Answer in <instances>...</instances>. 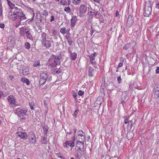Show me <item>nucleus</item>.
<instances>
[{"label":"nucleus","mask_w":159,"mask_h":159,"mask_svg":"<svg viewBox=\"0 0 159 159\" xmlns=\"http://www.w3.org/2000/svg\"><path fill=\"white\" fill-rule=\"evenodd\" d=\"M97 71L93 69V68L92 67H89L88 70V75L90 77L93 76L95 73H97Z\"/></svg>","instance_id":"9d476101"},{"label":"nucleus","mask_w":159,"mask_h":159,"mask_svg":"<svg viewBox=\"0 0 159 159\" xmlns=\"http://www.w3.org/2000/svg\"><path fill=\"white\" fill-rule=\"evenodd\" d=\"M51 60L52 61L54 62V63H52V64H51L49 65V66L51 67H53L54 66L59 65H60V60L52 58H49V60Z\"/></svg>","instance_id":"423d86ee"},{"label":"nucleus","mask_w":159,"mask_h":159,"mask_svg":"<svg viewBox=\"0 0 159 159\" xmlns=\"http://www.w3.org/2000/svg\"><path fill=\"white\" fill-rule=\"evenodd\" d=\"M29 139L30 140V143L32 144H34L36 142V139L35 134L33 132H30L29 134Z\"/></svg>","instance_id":"39448f33"},{"label":"nucleus","mask_w":159,"mask_h":159,"mask_svg":"<svg viewBox=\"0 0 159 159\" xmlns=\"http://www.w3.org/2000/svg\"><path fill=\"white\" fill-rule=\"evenodd\" d=\"M72 2L75 5H79L81 3V0H72Z\"/></svg>","instance_id":"cd10ccee"},{"label":"nucleus","mask_w":159,"mask_h":159,"mask_svg":"<svg viewBox=\"0 0 159 159\" xmlns=\"http://www.w3.org/2000/svg\"><path fill=\"white\" fill-rule=\"evenodd\" d=\"M79 110H76L75 112L73 114V116H75V117H76L77 116V114H78Z\"/></svg>","instance_id":"09e8293b"},{"label":"nucleus","mask_w":159,"mask_h":159,"mask_svg":"<svg viewBox=\"0 0 159 159\" xmlns=\"http://www.w3.org/2000/svg\"><path fill=\"white\" fill-rule=\"evenodd\" d=\"M152 12V7L150 4L148 5L146 4L144 9V15L145 16H149Z\"/></svg>","instance_id":"7ed1b4c3"},{"label":"nucleus","mask_w":159,"mask_h":159,"mask_svg":"<svg viewBox=\"0 0 159 159\" xmlns=\"http://www.w3.org/2000/svg\"><path fill=\"white\" fill-rule=\"evenodd\" d=\"M78 135L77 136L80 137L81 136H84V133L81 130H79L78 132Z\"/></svg>","instance_id":"c85d7f7f"},{"label":"nucleus","mask_w":159,"mask_h":159,"mask_svg":"<svg viewBox=\"0 0 159 159\" xmlns=\"http://www.w3.org/2000/svg\"><path fill=\"white\" fill-rule=\"evenodd\" d=\"M17 134H18V136L20 137L21 139H26L27 138V134L26 132L19 131L17 132Z\"/></svg>","instance_id":"1a4fd4ad"},{"label":"nucleus","mask_w":159,"mask_h":159,"mask_svg":"<svg viewBox=\"0 0 159 159\" xmlns=\"http://www.w3.org/2000/svg\"><path fill=\"white\" fill-rule=\"evenodd\" d=\"M4 25L3 23H0V27L1 28H3L4 27Z\"/></svg>","instance_id":"680f3d73"},{"label":"nucleus","mask_w":159,"mask_h":159,"mask_svg":"<svg viewBox=\"0 0 159 159\" xmlns=\"http://www.w3.org/2000/svg\"><path fill=\"white\" fill-rule=\"evenodd\" d=\"M76 139L77 140V143L79 144V143H81L82 146L84 147V143L85 140V136H81L80 137L77 136Z\"/></svg>","instance_id":"0eeeda50"},{"label":"nucleus","mask_w":159,"mask_h":159,"mask_svg":"<svg viewBox=\"0 0 159 159\" xmlns=\"http://www.w3.org/2000/svg\"><path fill=\"white\" fill-rule=\"evenodd\" d=\"M110 159H118V158L116 157H111Z\"/></svg>","instance_id":"338daca9"},{"label":"nucleus","mask_w":159,"mask_h":159,"mask_svg":"<svg viewBox=\"0 0 159 159\" xmlns=\"http://www.w3.org/2000/svg\"><path fill=\"white\" fill-rule=\"evenodd\" d=\"M14 11L17 17H18L19 18L24 15L23 12L20 10H19V11Z\"/></svg>","instance_id":"a211bd4d"},{"label":"nucleus","mask_w":159,"mask_h":159,"mask_svg":"<svg viewBox=\"0 0 159 159\" xmlns=\"http://www.w3.org/2000/svg\"><path fill=\"white\" fill-rule=\"evenodd\" d=\"M41 38L42 39L41 41L42 42L43 41H45L46 40V34L45 33H42L41 34Z\"/></svg>","instance_id":"393cba45"},{"label":"nucleus","mask_w":159,"mask_h":159,"mask_svg":"<svg viewBox=\"0 0 159 159\" xmlns=\"http://www.w3.org/2000/svg\"><path fill=\"white\" fill-rule=\"evenodd\" d=\"M25 31L24 29H23V30H21L20 31V36H23L25 35Z\"/></svg>","instance_id":"37998d69"},{"label":"nucleus","mask_w":159,"mask_h":159,"mask_svg":"<svg viewBox=\"0 0 159 159\" xmlns=\"http://www.w3.org/2000/svg\"><path fill=\"white\" fill-rule=\"evenodd\" d=\"M156 73L159 74V67H157V69L156 70Z\"/></svg>","instance_id":"0e129e2a"},{"label":"nucleus","mask_w":159,"mask_h":159,"mask_svg":"<svg viewBox=\"0 0 159 159\" xmlns=\"http://www.w3.org/2000/svg\"><path fill=\"white\" fill-rule=\"evenodd\" d=\"M134 136V134L132 132L129 131L127 134V137L128 139H132Z\"/></svg>","instance_id":"aec40b11"},{"label":"nucleus","mask_w":159,"mask_h":159,"mask_svg":"<svg viewBox=\"0 0 159 159\" xmlns=\"http://www.w3.org/2000/svg\"><path fill=\"white\" fill-rule=\"evenodd\" d=\"M117 80L118 82V83L119 84H120L121 82V79L120 76L118 77L117 78Z\"/></svg>","instance_id":"603ef678"},{"label":"nucleus","mask_w":159,"mask_h":159,"mask_svg":"<svg viewBox=\"0 0 159 159\" xmlns=\"http://www.w3.org/2000/svg\"><path fill=\"white\" fill-rule=\"evenodd\" d=\"M21 24V22L20 21H18V22H17L16 23V27H18Z\"/></svg>","instance_id":"8fccbe9b"},{"label":"nucleus","mask_w":159,"mask_h":159,"mask_svg":"<svg viewBox=\"0 0 159 159\" xmlns=\"http://www.w3.org/2000/svg\"><path fill=\"white\" fill-rule=\"evenodd\" d=\"M91 63L93 65H95L96 64V61L95 60H90Z\"/></svg>","instance_id":"6e6d98bb"},{"label":"nucleus","mask_w":159,"mask_h":159,"mask_svg":"<svg viewBox=\"0 0 159 159\" xmlns=\"http://www.w3.org/2000/svg\"><path fill=\"white\" fill-rule=\"evenodd\" d=\"M19 21H20L21 22V21L23 20H25L26 19V17H25V15H24L23 16H21L19 17Z\"/></svg>","instance_id":"ea45409f"},{"label":"nucleus","mask_w":159,"mask_h":159,"mask_svg":"<svg viewBox=\"0 0 159 159\" xmlns=\"http://www.w3.org/2000/svg\"><path fill=\"white\" fill-rule=\"evenodd\" d=\"M57 156L59 157H60L61 159H64V158L61 157L60 153H57L56 154Z\"/></svg>","instance_id":"4d7b16f0"},{"label":"nucleus","mask_w":159,"mask_h":159,"mask_svg":"<svg viewBox=\"0 0 159 159\" xmlns=\"http://www.w3.org/2000/svg\"><path fill=\"white\" fill-rule=\"evenodd\" d=\"M105 88V83H102L101 84L100 89V91L101 92H103L104 91V88Z\"/></svg>","instance_id":"f704fd0d"},{"label":"nucleus","mask_w":159,"mask_h":159,"mask_svg":"<svg viewBox=\"0 0 159 159\" xmlns=\"http://www.w3.org/2000/svg\"><path fill=\"white\" fill-rule=\"evenodd\" d=\"M156 7L157 8L159 9V2H157L156 3Z\"/></svg>","instance_id":"052dcab7"},{"label":"nucleus","mask_w":159,"mask_h":159,"mask_svg":"<svg viewBox=\"0 0 159 159\" xmlns=\"http://www.w3.org/2000/svg\"><path fill=\"white\" fill-rule=\"evenodd\" d=\"M8 4L10 7L11 9H13L14 7V5L11 2H8Z\"/></svg>","instance_id":"79ce46f5"},{"label":"nucleus","mask_w":159,"mask_h":159,"mask_svg":"<svg viewBox=\"0 0 159 159\" xmlns=\"http://www.w3.org/2000/svg\"><path fill=\"white\" fill-rule=\"evenodd\" d=\"M133 17L131 15H129L128 18L127 24L128 26H130L134 22Z\"/></svg>","instance_id":"f8f14e48"},{"label":"nucleus","mask_w":159,"mask_h":159,"mask_svg":"<svg viewBox=\"0 0 159 159\" xmlns=\"http://www.w3.org/2000/svg\"><path fill=\"white\" fill-rule=\"evenodd\" d=\"M59 3L60 4H61L62 5H66L67 3V2L65 0H61L60 2Z\"/></svg>","instance_id":"58836bf2"},{"label":"nucleus","mask_w":159,"mask_h":159,"mask_svg":"<svg viewBox=\"0 0 159 159\" xmlns=\"http://www.w3.org/2000/svg\"><path fill=\"white\" fill-rule=\"evenodd\" d=\"M48 75L47 74L45 73H43L41 74L40 78H42L46 80L47 78Z\"/></svg>","instance_id":"b1692460"},{"label":"nucleus","mask_w":159,"mask_h":159,"mask_svg":"<svg viewBox=\"0 0 159 159\" xmlns=\"http://www.w3.org/2000/svg\"><path fill=\"white\" fill-rule=\"evenodd\" d=\"M41 142L43 144H45L47 143V139L45 137H42L41 139Z\"/></svg>","instance_id":"c756f323"},{"label":"nucleus","mask_w":159,"mask_h":159,"mask_svg":"<svg viewBox=\"0 0 159 159\" xmlns=\"http://www.w3.org/2000/svg\"><path fill=\"white\" fill-rule=\"evenodd\" d=\"M153 91H159V85L156 84L155 85Z\"/></svg>","instance_id":"e433bc0d"},{"label":"nucleus","mask_w":159,"mask_h":159,"mask_svg":"<svg viewBox=\"0 0 159 159\" xmlns=\"http://www.w3.org/2000/svg\"><path fill=\"white\" fill-rule=\"evenodd\" d=\"M43 133L46 136H47L48 132V128L47 126H44L43 128Z\"/></svg>","instance_id":"4be33fe9"},{"label":"nucleus","mask_w":159,"mask_h":159,"mask_svg":"<svg viewBox=\"0 0 159 159\" xmlns=\"http://www.w3.org/2000/svg\"><path fill=\"white\" fill-rule=\"evenodd\" d=\"M29 69L27 68H24L23 70V74L24 75H26L29 74Z\"/></svg>","instance_id":"5701e85b"},{"label":"nucleus","mask_w":159,"mask_h":159,"mask_svg":"<svg viewBox=\"0 0 159 159\" xmlns=\"http://www.w3.org/2000/svg\"><path fill=\"white\" fill-rule=\"evenodd\" d=\"M29 105L30 107V108L32 110H34V103L32 102H29Z\"/></svg>","instance_id":"4c0bfd02"},{"label":"nucleus","mask_w":159,"mask_h":159,"mask_svg":"<svg viewBox=\"0 0 159 159\" xmlns=\"http://www.w3.org/2000/svg\"><path fill=\"white\" fill-rule=\"evenodd\" d=\"M89 13L92 16H94L97 18H99V16L101 15V14L99 12H96L94 10V11H89Z\"/></svg>","instance_id":"ddd939ff"},{"label":"nucleus","mask_w":159,"mask_h":159,"mask_svg":"<svg viewBox=\"0 0 159 159\" xmlns=\"http://www.w3.org/2000/svg\"><path fill=\"white\" fill-rule=\"evenodd\" d=\"M43 15L46 17L48 15V12L46 10H44L43 11Z\"/></svg>","instance_id":"49530a36"},{"label":"nucleus","mask_w":159,"mask_h":159,"mask_svg":"<svg viewBox=\"0 0 159 159\" xmlns=\"http://www.w3.org/2000/svg\"><path fill=\"white\" fill-rule=\"evenodd\" d=\"M131 45L130 44L127 43L125 45L123 48L124 49L127 50L129 48H130Z\"/></svg>","instance_id":"c9c22d12"},{"label":"nucleus","mask_w":159,"mask_h":159,"mask_svg":"<svg viewBox=\"0 0 159 159\" xmlns=\"http://www.w3.org/2000/svg\"><path fill=\"white\" fill-rule=\"evenodd\" d=\"M64 10L65 11L68 13H70L71 12V9L69 7H66L64 9Z\"/></svg>","instance_id":"72a5a7b5"},{"label":"nucleus","mask_w":159,"mask_h":159,"mask_svg":"<svg viewBox=\"0 0 159 159\" xmlns=\"http://www.w3.org/2000/svg\"><path fill=\"white\" fill-rule=\"evenodd\" d=\"M40 65V62L39 61H37L34 62L33 66L34 67H36L37 66Z\"/></svg>","instance_id":"c03bdc74"},{"label":"nucleus","mask_w":159,"mask_h":159,"mask_svg":"<svg viewBox=\"0 0 159 159\" xmlns=\"http://www.w3.org/2000/svg\"><path fill=\"white\" fill-rule=\"evenodd\" d=\"M30 28H28V27H27L24 29V31L25 33L26 34V36L27 38L28 39L30 40H31L33 39V38L32 35L30 33Z\"/></svg>","instance_id":"6e6552de"},{"label":"nucleus","mask_w":159,"mask_h":159,"mask_svg":"<svg viewBox=\"0 0 159 159\" xmlns=\"http://www.w3.org/2000/svg\"><path fill=\"white\" fill-rule=\"evenodd\" d=\"M52 58H55L56 59H57L59 60H60V57L59 56H55L54 55L53 56Z\"/></svg>","instance_id":"13d9d810"},{"label":"nucleus","mask_w":159,"mask_h":159,"mask_svg":"<svg viewBox=\"0 0 159 159\" xmlns=\"http://www.w3.org/2000/svg\"><path fill=\"white\" fill-rule=\"evenodd\" d=\"M66 29L65 27L61 28L60 29V32L63 34H65L66 33Z\"/></svg>","instance_id":"473e14b6"},{"label":"nucleus","mask_w":159,"mask_h":159,"mask_svg":"<svg viewBox=\"0 0 159 159\" xmlns=\"http://www.w3.org/2000/svg\"><path fill=\"white\" fill-rule=\"evenodd\" d=\"M15 44L16 43L14 40L11 39L8 40V45L9 47L12 48L15 46Z\"/></svg>","instance_id":"dca6fc26"},{"label":"nucleus","mask_w":159,"mask_h":159,"mask_svg":"<svg viewBox=\"0 0 159 159\" xmlns=\"http://www.w3.org/2000/svg\"><path fill=\"white\" fill-rule=\"evenodd\" d=\"M42 44L47 48H49L51 47V42L50 40H46L42 42Z\"/></svg>","instance_id":"9b49d317"},{"label":"nucleus","mask_w":159,"mask_h":159,"mask_svg":"<svg viewBox=\"0 0 159 159\" xmlns=\"http://www.w3.org/2000/svg\"><path fill=\"white\" fill-rule=\"evenodd\" d=\"M154 95V97L156 98H158L159 97V91H153Z\"/></svg>","instance_id":"7c9ffc66"},{"label":"nucleus","mask_w":159,"mask_h":159,"mask_svg":"<svg viewBox=\"0 0 159 159\" xmlns=\"http://www.w3.org/2000/svg\"><path fill=\"white\" fill-rule=\"evenodd\" d=\"M51 80H52V76H48L46 80V81L49 82V81H50Z\"/></svg>","instance_id":"5fc2aeb1"},{"label":"nucleus","mask_w":159,"mask_h":159,"mask_svg":"<svg viewBox=\"0 0 159 159\" xmlns=\"http://www.w3.org/2000/svg\"><path fill=\"white\" fill-rule=\"evenodd\" d=\"M72 95L75 98V99H76V97L77 96L76 93H75V91H73L72 92Z\"/></svg>","instance_id":"de8ad7c7"},{"label":"nucleus","mask_w":159,"mask_h":159,"mask_svg":"<svg viewBox=\"0 0 159 159\" xmlns=\"http://www.w3.org/2000/svg\"><path fill=\"white\" fill-rule=\"evenodd\" d=\"M69 44H70V45H71L72 43V41H71V39H70L69 40H68V41H67Z\"/></svg>","instance_id":"774afa93"},{"label":"nucleus","mask_w":159,"mask_h":159,"mask_svg":"<svg viewBox=\"0 0 159 159\" xmlns=\"http://www.w3.org/2000/svg\"><path fill=\"white\" fill-rule=\"evenodd\" d=\"M133 122L132 120H130L128 123V126H129L131 128L133 126Z\"/></svg>","instance_id":"a18cd8bd"},{"label":"nucleus","mask_w":159,"mask_h":159,"mask_svg":"<svg viewBox=\"0 0 159 159\" xmlns=\"http://www.w3.org/2000/svg\"><path fill=\"white\" fill-rule=\"evenodd\" d=\"M76 156L79 159L83 155V152L81 149L79 150L76 151Z\"/></svg>","instance_id":"2eb2a0df"},{"label":"nucleus","mask_w":159,"mask_h":159,"mask_svg":"<svg viewBox=\"0 0 159 159\" xmlns=\"http://www.w3.org/2000/svg\"><path fill=\"white\" fill-rule=\"evenodd\" d=\"M27 111L25 109H21L19 111L17 116L20 118L21 120H23L25 119V116L27 115L26 112Z\"/></svg>","instance_id":"f03ea898"},{"label":"nucleus","mask_w":159,"mask_h":159,"mask_svg":"<svg viewBox=\"0 0 159 159\" xmlns=\"http://www.w3.org/2000/svg\"><path fill=\"white\" fill-rule=\"evenodd\" d=\"M2 15V7H0V16H1Z\"/></svg>","instance_id":"69168bd1"},{"label":"nucleus","mask_w":159,"mask_h":159,"mask_svg":"<svg viewBox=\"0 0 159 159\" xmlns=\"http://www.w3.org/2000/svg\"><path fill=\"white\" fill-rule=\"evenodd\" d=\"M25 48L27 49H30V44L28 42H26L25 43Z\"/></svg>","instance_id":"a19ab883"},{"label":"nucleus","mask_w":159,"mask_h":159,"mask_svg":"<svg viewBox=\"0 0 159 159\" xmlns=\"http://www.w3.org/2000/svg\"><path fill=\"white\" fill-rule=\"evenodd\" d=\"M101 0H92V1L94 3H96L98 4L100 3V2Z\"/></svg>","instance_id":"bf43d9fd"},{"label":"nucleus","mask_w":159,"mask_h":159,"mask_svg":"<svg viewBox=\"0 0 159 159\" xmlns=\"http://www.w3.org/2000/svg\"><path fill=\"white\" fill-rule=\"evenodd\" d=\"M75 136L73 138L72 141H66L63 143L64 147L66 148H68L69 146L71 148H73L75 147Z\"/></svg>","instance_id":"f257e3e1"},{"label":"nucleus","mask_w":159,"mask_h":159,"mask_svg":"<svg viewBox=\"0 0 159 159\" xmlns=\"http://www.w3.org/2000/svg\"><path fill=\"white\" fill-rule=\"evenodd\" d=\"M77 20V17L76 16L72 17L71 20L70 25L71 27H74L75 25V22Z\"/></svg>","instance_id":"f3484780"},{"label":"nucleus","mask_w":159,"mask_h":159,"mask_svg":"<svg viewBox=\"0 0 159 159\" xmlns=\"http://www.w3.org/2000/svg\"><path fill=\"white\" fill-rule=\"evenodd\" d=\"M77 57V54L75 52L71 53L70 54L71 59L72 60H74Z\"/></svg>","instance_id":"412c9836"},{"label":"nucleus","mask_w":159,"mask_h":159,"mask_svg":"<svg viewBox=\"0 0 159 159\" xmlns=\"http://www.w3.org/2000/svg\"><path fill=\"white\" fill-rule=\"evenodd\" d=\"M84 93V91H81V90H80L78 92V94L79 96H82Z\"/></svg>","instance_id":"864d4df0"},{"label":"nucleus","mask_w":159,"mask_h":159,"mask_svg":"<svg viewBox=\"0 0 159 159\" xmlns=\"http://www.w3.org/2000/svg\"><path fill=\"white\" fill-rule=\"evenodd\" d=\"M13 13V14L11 15V18L12 20L15 21L17 19V16L16 14L15 13V11H14Z\"/></svg>","instance_id":"bb28decb"},{"label":"nucleus","mask_w":159,"mask_h":159,"mask_svg":"<svg viewBox=\"0 0 159 159\" xmlns=\"http://www.w3.org/2000/svg\"><path fill=\"white\" fill-rule=\"evenodd\" d=\"M87 9V7L84 4L81 5L79 7V12L80 16L82 17L85 14Z\"/></svg>","instance_id":"20e7f679"},{"label":"nucleus","mask_w":159,"mask_h":159,"mask_svg":"<svg viewBox=\"0 0 159 159\" xmlns=\"http://www.w3.org/2000/svg\"><path fill=\"white\" fill-rule=\"evenodd\" d=\"M51 17V19L50 20V21L51 22H52L54 20V19H55L54 17L53 16H52Z\"/></svg>","instance_id":"e2e57ef3"},{"label":"nucleus","mask_w":159,"mask_h":159,"mask_svg":"<svg viewBox=\"0 0 159 159\" xmlns=\"http://www.w3.org/2000/svg\"><path fill=\"white\" fill-rule=\"evenodd\" d=\"M96 52H94L89 56L90 60H95V57L97 55Z\"/></svg>","instance_id":"a878e982"},{"label":"nucleus","mask_w":159,"mask_h":159,"mask_svg":"<svg viewBox=\"0 0 159 159\" xmlns=\"http://www.w3.org/2000/svg\"><path fill=\"white\" fill-rule=\"evenodd\" d=\"M46 80L43 79L42 78H40L39 80V84H40V86L43 85V84H45V83L46 82Z\"/></svg>","instance_id":"2f4dec72"},{"label":"nucleus","mask_w":159,"mask_h":159,"mask_svg":"<svg viewBox=\"0 0 159 159\" xmlns=\"http://www.w3.org/2000/svg\"><path fill=\"white\" fill-rule=\"evenodd\" d=\"M21 81L23 83H26L27 85H29L30 84L29 80L25 78H22L21 79Z\"/></svg>","instance_id":"6ab92c4d"},{"label":"nucleus","mask_w":159,"mask_h":159,"mask_svg":"<svg viewBox=\"0 0 159 159\" xmlns=\"http://www.w3.org/2000/svg\"><path fill=\"white\" fill-rule=\"evenodd\" d=\"M7 99L9 102L11 104H14L15 105V99H14L13 96L11 95H10L9 96Z\"/></svg>","instance_id":"4468645a"},{"label":"nucleus","mask_w":159,"mask_h":159,"mask_svg":"<svg viewBox=\"0 0 159 159\" xmlns=\"http://www.w3.org/2000/svg\"><path fill=\"white\" fill-rule=\"evenodd\" d=\"M123 66V62H120L119 63L118 66L117 67V69H118L119 68L122 67Z\"/></svg>","instance_id":"3c124183"}]
</instances>
